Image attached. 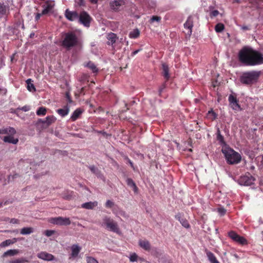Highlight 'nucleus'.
<instances>
[{
	"instance_id": "obj_1",
	"label": "nucleus",
	"mask_w": 263,
	"mask_h": 263,
	"mask_svg": "<svg viewBox=\"0 0 263 263\" xmlns=\"http://www.w3.org/2000/svg\"><path fill=\"white\" fill-rule=\"evenodd\" d=\"M239 61L246 65L253 66L263 63L262 55L251 48L245 47L239 52Z\"/></svg>"
},
{
	"instance_id": "obj_2",
	"label": "nucleus",
	"mask_w": 263,
	"mask_h": 263,
	"mask_svg": "<svg viewBox=\"0 0 263 263\" xmlns=\"http://www.w3.org/2000/svg\"><path fill=\"white\" fill-rule=\"evenodd\" d=\"M221 151L229 164H236L240 161L241 156L233 149L227 146H224L222 147Z\"/></svg>"
},
{
	"instance_id": "obj_3",
	"label": "nucleus",
	"mask_w": 263,
	"mask_h": 263,
	"mask_svg": "<svg viewBox=\"0 0 263 263\" xmlns=\"http://www.w3.org/2000/svg\"><path fill=\"white\" fill-rule=\"evenodd\" d=\"M100 225L105 229L118 233L120 231L117 222L110 217L104 216L103 217Z\"/></svg>"
},
{
	"instance_id": "obj_4",
	"label": "nucleus",
	"mask_w": 263,
	"mask_h": 263,
	"mask_svg": "<svg viewBox=\"0 0 263 263\" xmlns=\"http://www.w3.org/2000/svg\"><path fill=\"white\" fill-rule=\"evenodd\" d=\"M259 74V72L255 71L244 72L240 77V81L245 84H252L257 81Z\"/></svg>"
},
{
	"instance_id": "obj_5",
	"label": "nucleus",
	"mask_w": 263,
	"mask_h": 263,
	"mask_svg": "<svg viewBox=\"0 0 263 263\" xmlns=\"http://www.w3.org/2000/svg\"><path fill=\"white\" fill-rule=\"evenodd\" d=\"M77 42V37L74 33L72 32L67 33L65 34L62 45L66 48H69L76 45Z\"/></svg>"
},
{
	"instance_id": "obj_6",
	"label": "nucleus",
	"mask_w": 263,
	"mask_h": 263,
	"mask_svg": "<svg viewBox=\"0 0 263 263\" xmlns=\"http://www.w3.org/2000/svg\"><path fill=\"white\" fill-rule=\"evenodd\" d=\"M78 21L84 26L88 27L90 26L91 18L87 12L82 11L79 14Z\"/></svg>"
},
{
	"instance_id": "obj_7",
	"label": "nucleus",
	"mask_w": 263,
	"mask_h": 263,
	"mask_svg": "<svg viewBox=\"0 0 263 263\" xmlns=\"http://www.w3.org/2000/svg\"><path fill=\"white\" fill-rule=\"evenodd\" d=\"M49 222L54 224L61 226H68L71 223L69 218L62 217L51 218L49 219Z\"/></svg>"
},
{
	"instance_id": "obj_8",
	"label": "nucleus",
	"mask_w": 263,
	"mask_h": 263,
	"mask_svg": "<svg viewBox=\"0 0 263 263\" xmlns=\"http://www.w3.org/2000/svg\"><path fill=\"white\" fill-rule=\"evenodd\" d=\"M254 179L250 174L241 176L238 180V183L241 185L249 186L254 183Z\"/></svg>"
},
{
	"instance_id": "obj_9",
	"label": "nucleus",
	"mask_w": 263,
	"mask_h": 263,
	"mask_svg": "<svg viewBox=\"0 0 263 263\" xmlns=\"http://www.w3.org/2000/svg\"><path fill=\"white\" fill-rule=\"evenodd\" d=\"M229 236L233 240L239 243L240 244L245 245L247 243V240L243 237L238 235L234 231L230 232Z\"/></svg>"
},
{
	"instance_id": "obj_10",
	"label": "nucleus",
	"mask_w": 263,
	"mask_h": 263,
	"mask_svg": "<svg viewBox=\"0 0 263 263\" xmlns=\"http://www.w3.org/2000/svg\"><path fill=\"white\" fill-rule=\"evenodd\" d=\"M70 249L71 252L69 258L70 259L77 258L82 248L78 244H74L71 246Z\"/></svg>"
},
{
	"instance_id": "obj_11",
	"label": "nucleus",
	"mask_w": 263,
	"mask_h": 263,
	"mask_svg": "<svg viewBox=\"0 0 263 263\" xmlns=\"http://www.w3.org/2000/svg\"><path fill=\"white\" fill-rule=\"evenodd\" d=\"M37 256L40 259L46 261H52L55 259V257L53 255L44 251L37 253Z\"/></svg>"
},
{
	"instance_id": "obj_12",
	"label": "nucleus",
	"mask_w": 263,
	"mask_h": 263,
	"mask_svg": "<svg viewBox=\"0 0 263 263\" xmlns=\"http://www.w3.org/2000/svg\"><path fill=\"white\" fill-rule=\"evenodd\" d=\"M54 6V3L51 1H47L43 5V10L42 11V14H46L52 11V9Z\"/></svg>"
},
{
	"instance_id": "obj_13",
	"label": "nucleus",
	"mask_w": 263,
	"mask_h": 263,
	"mask_svg": "<svg viewBox=\"0 0 263 263\" xmlns=\"http://www.w3.org/2000/svg\"><path fill=\"white\" fill-rule=\"evenodd\" d=\"M79 14L76 11H69L68 9L65 11V16L69 21H74L78 20Z\"/></svg>"
},
{
	"instance_id": "obj_14",
	"label": "nucleus",
	"mask_w": 263,
	"mask_h": 263,
	"mask_svg": "<svg viewBox=\"0 0 263 263\" xmlns=\"http://www.w3.org/2000/svg\"><path fill=\"white\" fill-rule=\"evenodd\" d=\"M194 17L192 15L189 16L184 24V26L185 28L187 29V33L191 35L192 32V28L193 26Z\"/></svg>"
},
{
	"instance_id": "obj_15",
	"label": "nucleus",
	"mask_w": 263,
	"mask_h": 263,
	"mask_svg": "<svg viewBox=\"0 0 263 263\" xmlns=\"http://www.w3.org/2000/svg\"><path fill=\"white\" fill-rule=\"evenodd\" d=\"M124 4L123 0H114L110 3V6L111 9L117 11Z\"/></svg>"
},
{
	"instance_id": "obj_16",
	"label": "nucleus",
	"mask_w": 263,
	"mask_h": 263,
	"mask_svg": "<svg viewBox=\"0 0 263 263\" xmlns=\"http://www.w3.org/2000/svg\"><path fill=\"white\" fill-rule=\"evenodd\" d=\"M138 244L141 248L145 251H149L151 250V244L146 239H140L138 241Z\"/></svg>"
},
{
	"instance_id": "obj_17",
	"label": "nucleus",
	"mask_w": 263,
	"mask_h": 263,
	"mask_svg": "<svg viewBox=\"0 0 263 263\" xmlns=\"http://www.w3.org/2000/svg\"><path fill=\"white\" fill-rule=\"evenodd\" d=\"M15 134V129L12 127H3L0 129V134H8L14 135Z\"/></svg>"
},
{
	"instance_id": "obj_18",
	"label": "nucleus",
	"mask_w": 263,
	"mask_h": 263,
	"mask_svg": "<svg viewBox=\"0 0 263 263\" xmlns=\"http://www.w3.org/2000/svg\"><path fill=\"white\" fill-rule=\"evenodd\" d=\"M98 205V202L95 201H90L88 202H85L83 203L81 205V207L83 209H87V210H92L95 208H96Z\"/></svg>"
},
{
	"instance_id": "obj_19",
	"label": "nucleus",
	"mask_w": 263,
	"mask_h": 263,
	"mask_svg": "<svg viewBox=\"0 0 263 263\" xmlns=\"http://www.w3.org/2000/svg\"><path fill=\"white\" fill-rule=\"evenodd\" d=\"M13 135H10L9 136H5L4 137L3 140L5 142L16 144L18 143V140L17 138H14Z\"/></svg>"
},
{
	"instance_id": "obj_20",
	"label": "nucleus",
	"mask_w": 263,
	"mask_h": 263,
	"mask_svg": "<svg viewBox=\"0 0 263 263\" xmlns=\"http://www.w3.org/2000/svg\"><path fill=\"white\" fill-rule=\"evenodd\" d=\"M57 119L53 116H47L45 120H40V121L43 124H45L47 125H49L52 123L55 122Z\"/></svg>"
},
{
	"instance_id": "obj_21",
	"label": "nucleus",
	"mask_w": 263,
	"mask_h": 263,
	"mask_svg": "<svg viewBox=\"0 0 263 263\" xmlns=\"http://www.w3.org/2000/svg\"><path fill=\"white\" fill-rule=\"evenodd\" d=\"M17 241V239L16 238H13L11 239H7L1 242L0 247L2 248H5L15 243Z\"/></svg>"
},
{
	"instance_id": "obj_22",
	"label": "nucleus",
	"mask_w": 263,
	"mask_h": 263,
	"mask_svg": "<svg viewBox=\"0 0 263 263\" xmlns=\"http://www.w3.org/2000/svg\"><path fill=\"white\" fill-rule=\"evenodd\" d=\"M57 112L62 117L67 115L69 112V108L67 105L65 106L63 108L59 109Z\"/></svg>"
},
{
	"instance_id": "obj_23",
	"label": "nucleus",
	"mask_w": 263,
	"mask_h": 263,
	"mask_svg": "<svg viewBox=\"0 0 263 263\" xmlns=\"http://www.w3.org/2000/svg\"><path fill=\"white\" fill-rule=\"evenodd\" d=\"M107 39L108 40L107 44L108 45H113L116 41L117 36L115 33H110L108 34Z\"/></svg>"
},
{
	"instance_id": "obj_24",
	"label": "nucleus",
	"mask_w": 263,
	"mask_h": 263,
	"mask_svg": "<svg viewBox=\"0 0 263 263\" xmlns=\"http://www.w3.org/2000/svg\"><path fill=\"white\" fill-rule=\"evenodd\" d=\"M27 84V88L28 91L30 92H34L36 90L34 84L32 83V81L31 79H28L26 81Z\"/></svg>"
},
{
	"instance_id": "obj_25",
	"label": "nucleus",
	"mask_w": 263,
	"mask_h": 263,
	"mask_svg": "<svg viewBox=\"0 0 263 263\" xmlns=\"http://www.w3.org/2000/svg\"><path fill=\"white\" fill-rule=\"evenodd\" d=\"M19 252H20V251L17 249L9 250L4 253L3 256L6 257V256H15V255H16L17 254H18L19 253Z\"/></svg>"
},
{
	"instance_id": "obj_26",
	"label": "nucleus",
	"mask_w": 263,
	"mask_h": 263,
	"mask_svg": "<svg viewBox=\"0 0 263 263\" xmlns=\"http://www.w3.org/2000/svg\"><path fill=\"white\" fill-rule=\"evenodd\" d=\"M126 183L130 187L133 188V190L135 193H137L138 191V187H137L134 181L130 178H127L126 179Z\"/></svg>"
},
{
	"instance_id": "obj_27",
	"label": "nucleus",
	"mask_w": 263,
	"mask_h": 263,
	"mask_svg": "<svg viewBox=\"0 0 263 263\" xmlns=\"http://www.w3.org/2000/svg\"><path fill=\"white\" fill-rule=\"evenodd\" d=\"M206 255L211 263H219V262L217 260L214 254L212 253V252H208L206 253Z\"/></svg>"
},
{
	"instance_id": "obj_28",
	"label": "nucleus",
	"mask_w": 263,
	"mask_h": 263,
	"mask_svg": "<svg viewBox=\"0 0 263 263\" xmlns=\"http://www.w3.org/2000/svg\"><path fill=\"white\" fill-rule=\"evenodd\" d=\"M33 232V229L31 227H25L21 229V234L22 235H28Z\"/></svg>"
},
{
	"instance_id": "obj_29",
	"label": "nucleus",
	"mask_w": 263,
	"mask_h": 263,
	"mask_svg": "<svg viewBox=\"0 0 263 263\" xmlns=\"http://www.w3.org/2000/svg\"><path fill=\"white\" fill-rule=\"evenodd\" d=\"M162 69H163V76L166 79H168L170 78V75L168 73V67L167 65L165 64H163L162 65Z\"/></svg>"
},
{
	"instance_id": "obj_30",
	"label": "nucleus",
	"mask_w": 263,
	"mask_h": 263,
	"mask_svg": "<svg viewBox=\"0 0 263 263\" xmlns=\"http://www.w3.org/2000/svg\"><path fill=\"white\" fill-rule=\"evenodd\" d=\"M140 34V31L138 29H135L130 32L129 36L131 39L137 38Z\"/></svg>"
},
{
	"instance_id": "obj_31",
	"label": "nucleus",
	"mask_w": 263,
	"mask_h": 263,
	"mask_svg": "<svg viewBox=\"0 0 263 263\" xmlns=\"http://www.w3.org/2000/svg\"><path fill=\"white\" fill-rule=\"evenodd\" d=\"M176 218L180 221L182 226L186 228H189L190 224L186 220L181 218L180 215H177Z\"/></svg>"
},
{
	"instance_id": "obj_32",
	"label": "nucleus",
	"mask_w": 263,
	"mask_h": 263,
	"mask_svg": "<svg viewBox=\"0 0 263 263\" xmlns=\"http://www.w3.org/2000/svg\"><path fill=\"white\" fill-rule=\"evenodd\" d=\"M81 113L82 111L80 109H76L72 114L71 119L73 121L76 120Z\"/></svg>"
},
{
	"instance_id": "obj_33",
	"label": "nucleus",
	"mask_w": 263,
	"mask_h": 263,
	"mask_svg": "<svg viewBox=\"0 0 263 263\" xmlns=\"http://www.w3.org/2000/svg\"><path fill=\"white\" fill-rule=\"evenodd\" d=\"M30 109V107L29 106L25 105L22 107H18L13 112L17 114L18 113V110H23L24 111H28Z\"/></svg>"
},
{
	"instance_id": "obj_34",
	"label": "nucleus",
	"mask_w": 263,
	"mask_h": 263,
	"mask_svg": "<svg viewBox=\"0 0 263 263\" xmlns=\"http://www.w3.org/2000/svg\"><path fill=\"white\" fill-rule=\"evenodd\" d=\"M86 66L91 69L93 72H96L98 71V69L96 65L94 64V63L91 62H89Z\"/></svg>"
},
{
	"instance_id": "obj_35",
	"label": "nucleus",
	"mask_w": 263,
	"mask_h": 263,
	"mask_svg": "<svg viewBox=\"0 0 263 263\" xmlns=\"http://www.w3.org/2000/svg\"><path fill=\"white\" fill-rule=\"evenodd\" d=\"M46 114V109L45 107H40L36 111V114L38 116H44Z\"/></svg>"
},
{
	"instance_id": "obj_36",
	"label": "nucleus",
	"mask_w": 263,
	"mask_h": 263,
	"mask_svg": "<svg viewBox=\"0 0 263 263\" xmlns=\"http://www.w3.org/2000/svg\"><path fill=\"white\" fill-rule=\"evenodd\" d=\"M138 256L135 253H132L130 254L129 259L130 262H136L137 261Z\"/></svg>"
},
{
	"instance_id": "obj_37",
	"label": "nucleus",
	"mask_w": 263,
	"mask_h": 263,
	"mask_svg": "<svg viewBox=\"0 0 263 263\" xmlns=\"http://www.w3.org/2000/svg\"><path fill=\"white\" fill-rule=\"evenodd\" d=\"M224 29V25L221 23H218L215 26V30L217 32H220Z\"/></svg>"
},
{
	"instance_id": "obj_38",
	"label": "nucleus",
	"mask_w": 263,
	"mask_h": 263,
	"mask_svg": "<svg viewBox=\"0 0 263 263\" xmlns=\"http://www.w3.org/2000/svg\"><path fill=\"white\" fill-rule=\"evenodd\" d=\"M230 105L233 110H239L240 109V106L237 103V101L232 103Z\"/></svg>"
},
{
	"instance_id": "obj_39",
	"label": "nucleus",
	"mask_w": 263,
	"mask_h": 263,
	"mask_svg": "<svg viewBox=\"0 0 263 263\" xmlns=\"http://www.w3.org/2000/svg\"><path fill=\"white\" fill-rule=\"evenodd\" d=\"M161 20V17L158 16H153L151 18L150 22L151 23H153L154 22H157L159 23Z\"/></svg>"
},
{
	"instance_id": "obj_40",
	"label": "nucleus",
	"mask_w": 263,
	"mask_h": 263,
	"mask_svg": "<svg viewBox=\"0 0 263 263\" xmlns=\"http://www.w3.org/2000/svg\"><path fill=\"white\" fill-rule=\"evenodd\" d=\"M87 263H99L98 261L93 257L87 256L86 257Z\"/></svg>"
},
{
	"instance_id": "obj_41",
	"label": "nucleus",
	"mask_w": 263,
	"mask_h": 263,
	"mask_svg": "<svg viewBox=\"0 0 263 263\" xmlns=\"http://www.w3.org/2000/svg\"><path fill=\"white\" fill-rule=\"evenodd\" d=\"M6 6L0 3V14H4L6 13Z\"/></svg>"
},
{
	"instance_id": "obj_42",
	"label": "nucleus",
	"mask_w": 263,
	"mask_h": 263,
	"mask_svg": "<svg viewBox=\"0 0 263 263\" xmlns=\"http://www.w3.org/2000/svg\"><path fill=\"white\" fill-rule=\"evenodd\" d=\"M208 116L212 120L215 119L217 117L216 114L212 110L209 111Z\"/></svg>"
},
{
	"instance_id": "obj_43",
	"label": "nucleus",
	"mask_w": 263,
	"mask_h": 263,
	"mask_svg": "<svg viewBox=\"0 0 263 263\" xmlns=\"http://www.w3.org/2000/svg\"><path fill=\"white\" fill-rule=\"evenodd\" d=\"M115 203L113 201L108 200L106 201L105 203V207L107 208H111L114 205Z\"/></svg>"
},
{
	"instance_id": "obj_44",
	"label": "nucleus",
	"mask_w": 263,
	"mask_h": 263,
	"mask_svg": "<svg viewBox=\"0 0 263 263\" xmlns=\"http://www.w3.org/2000/svg\"><path fill=\"white\" fill-rule=\"evenodd\" d=\"M229 101L230 102V104H232V103H234L236 101H237L236 98L234 97L233 95H231L229 97Z\"/></svg>"
},
{
	"instance_id": "obj_45",
	"label": "nucleus",
	"mask_w": 263,
	"mask_h": 263,
	"mask_svg": "<svg viewBox=\"0 0 263 263\" xmlns=\"http://www.w3.org/2000/svg\"><path fill=\"white\" fill-rule=\"evenodd\" d=\"M54 233V231L53 230H46L45 232V234L48 237L51 236Z\"/></svg>"
},
{
	"instance_id": "obj_46",
	"label": "nucleus",
	"mask_w": 263,
	"mask_h": 263,
	"mask_svg": "<svg viewBox=\"0 0 263 263\" xmlns=\"http://www.w3.org/2000/svg\"><path fill=\"white\" fill-rule=\"evenodd\" d=\"M10 223L12 224H19L20 221L17 219L12 218L10 220Z\"/></svg>"
},
{
	"instance_id": "obj_47",
	"label": "nucleus",
	"mask_w": 263,
	"mask_h": 263,
	"mask_svg": "<svg viewBox=\"0 0 263 263\" xmlns=\"http://www.w3.org/2000/svg\"><path fill=\"white\" fill-rule=\"evenodd\" d=\"M219 12L218 10H215L211 12V16L212 17H215L218 15Z\"/></svg>"
},
{
	"instance_id": "obj_48",
	"label": "nucleus",
	"mask_w": 263,
	"mask_h": 263,
	"mask_svg": "<svg viewBox=\"0 0 263 263\" xmlns=\"http://www.w3.org/2000/svg\"><path fill=\"white\" fill-rule=\"evenodd\" d=\"M218 211L221 215H223L226 213V210L223 208H219Z\"/></svg>"
},
{
	"instance_id": "obj_49",
	"label": "nucleus",
	"mask_w": 263,
	"mask_h": 263,
	"mask_svg": "<svg viewBox=\"0 0 263 263\" xmlns=\"http://www.w3.org/2000/svg\"><path fill=\"white\" fill-rule=\"evenodd\" d=\"M42 14V13H37L35 18V20L37 21L38 20H39Z\"/></svg>"
},
{
	"instance_id": "obj_50",
	"label": "nucleus",
	"mask_w": 263,
	"mask_h": 263,
	"mask_svg": "<svg viewBox=\"0 0 263 263\" xmlns=\"http://www.w3.org/2000/svg\"><path fill=\"white\" fill-rule=\"evenodd\" d=\"M165 85L163 84L162 86L160 88V89L159 90V92L160 94L162 92L163 89L165 88Z\"/></svg>"
},
{
	"instance_id": "obj_51",
	"label": "nucleus",
	"mask_w": 263,
	"mask_h": 263,
	"mask_svg": "<svg viewBox=\"0 0 263 263\" xmlns=\"http://www.w3.org/2000/svg\"><path fill=\"white\" fill-rule=\"evenodd\" d=\"M90 169L91 170V171L92 172H93V173H96V167L94 166H91L90 167Z\"/></svg>"
},
{
	"instance_id": "obj_52",
	"label": "nucleus",
	"mask_w": 263,
	"mask_h": 263,
	"mask_svg": "<svg viewBox=\"0 0 263 263\" xmlns=\"http://www.w3.org/2000/svg\"><path fill=\"white\" fill-rule=\"evenodd\" d=\"M241 29L243 30H249V28L248 26H244L241 27Z\"/></svg>"
},
{
	"instance_id": "obj_53",
	"label": "nucleus",
	"mask_w": 263,
	"mask_h": 263,
	"mask_svg": "<svg viewBox=\"0 0 263 263\" xmlns=\"http://www.w3.org/2000/svg\"><path fill=\"white\" fill-rule=\"evenodd\" d=\"M140 51V50H135L133 52V55H135L137 53H138V52Z\"/></svg>"
},
{
	"instance_id": "obj_54",
	"label": "nucleus",
	"mask_w": 263,
	"mask_h": 263,
	"mask_svg": "<svg viewBox=\"0 0 263 263\" xmlns=\"http://www.w3.org/2000/svg\"><path fill=\"white\" fill-rule=\"evenodd\" d=\"M91 2L93 4H97L98 2V0H90Z\"/></svg>"
},
{
	"instance_id": "obj_55",
	"label": "nucleus",
	"mask_w": 263,
	"mask_h": 263,
	"mask_svg": "<svg viewBox=\"0 0 263 263\" xmlns=\"http://www.w3.org/2000/svg\"><path fill=\"white\" fill-rule=\"evenodd\" d=\"M7 204V202H0V207H2L3 206V205H6Z\"/></svg>"
},
{
	"instance_id": "obj_56",
	"label": "nucleus",
	"mask_w": 263,
	"mask_h": 263,
	"mask_svg": "<svg viewBox=\"0 0 263 263\" xmlns=\"http://www.w3.org/2000/svg\"><path fill=\"white\" fill-rule=\"evenodd\" d=\"M218 138V139L219 140H221L222 139V137L220 135H219L218 136V138Z\"/></svg>"
},
{
	"instance_id": "obj_57",
	"label": "nucleus",
	"mask_w": 263,
	"mask_h": 263,
	"mask_svg": "<svg viewBox=\"0 0 263 263\" xmlns=\"http://www.w3.org/2000/svg\"><path fill=\"white\" fill-rule=\"evenodd\" d=\"M12 263H21V261L18 260H16L13 261Z\"/></svg>"
},
{
	"instance_id": "obj_58",
	"label": "nucleus",
	"mask_w": 263,
	"mask_h": 263,
	"mask_svg": "<svg viewBox=\"0 0 263 263\" xmlns=\"http://www.w3.org/2000/svg\"><path fill=\"white\" fill-rule=\"evenodd\" d=\"M10 219L9 218H6L4 220L6 221H10Z\"/></svg>"
},
{
	"instance_id": "obj_59",
	"label": "nucleus",
	"mask_w": 263,
	"mask_h": 263,
	"mask_svg": "<svg viewBox=\"0 0 263 263\" xmlns=\"http://www.w3.org/2000/svg\"><path fill=\"white\" fill-rule=\"evenodd\" d=\"M80 2V5H82V1L83 0H79Z\"/></svg>"
},
{
	"instance_id": "obj_60",
	"label": "nucleus",
	"mask_w": 263,
	"mask_h": 263,
	"mask_svg": "<svg viewBox=\"0 0 263 263\" xmlns=\"http://www.w3.org/2000/svg\"><path fill=\"white\" fill-rule=\"evenodd\" d=\"M121 213H122V215L124 216V215H125V213L124 212L121 211Z\"/></svg>"
},
{
	"instance_id": "obj_61",
	"label": "nucleus",
	"mask_w": 263,
	"mask_h": 263,
	"mask_svg": "<svg viewBox=\"0 0 263 263\" xmlns=\"http://www.w3.org/2000/svg\"><path fill=\"white\" fill-rule=\"evenodd\" d=\"M34 35V33H31L30 34V37H32V36Z\"/></svg>"
},
{
	"instance_id": "obj_62",
	"label": "nucleus",
	"mask_w": 263,
	"mask_h": 263,
	"mask_svg": "<svg viewBox=\"0 0 263 263\" xmlns=\"http://www.w3.org/2000/svg\"><path fill=\"white\" fill-rule=\"evenodd\" d=\"M13 232H15V233H17L18 232V231L17 230H14L13 231Z\"/></svg>"
},
{
	"instance_id": "obj_63",
	"label": "nucleus",
	"mask_w": 263,
	"mask_h": 263,
	"mask_svg": "<svg viewBox=\"0 0 263 263\" xmlns=\"http://www.w3.org/2000/svg\"><path fill=\"white\" fill-rule=\"evenodd\" d=\"M130 165L132 166L133 163H132L130 161Z\"/></svg>"
},
{
	"instance_id": "obj_64",
	"label": "nucleus",
	"mask_w": 263,
	"mask_h": 263,
	"mask_svg": "<svg viewBox=\"0 0 263 263\" xmlns=\"http://www.w3.org/2000/svg\"><path fill=\"white\" fill-rule=\"evenodd\" d=\"M6 232H9L10 231L8 230V231H6Z\"/></svg>"
}]
</instances>
